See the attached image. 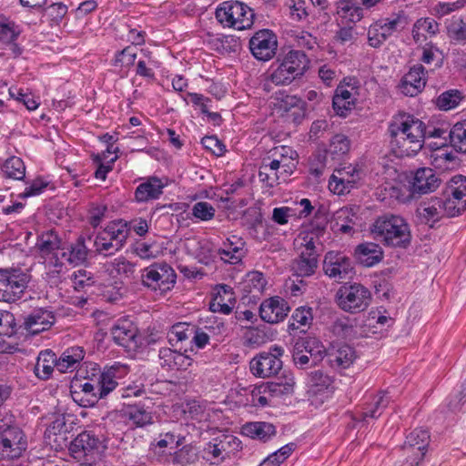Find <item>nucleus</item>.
<instances>
[{"instance_id":"nucleus-1","label":"nucleus","mask_w":466,"mask_h":466,"mask_svg":"<svg viewBox=\"0 0 466 466\" xmlns=\"http://www.w3.org/2000/svg\"><path fill=\"white\" fill-rule=\"evenodd\" d=\"M422 121L408 113L395 115L389 124L390 147L397 157H413L423 147Z\"/></svg>"},{"instance_id":"nucleus-2","label":"nucleus","mask_w":466,"mask_h":466,"mask_svg":"<svg viewBox=\"0 0 466 466\" xmlns=\"http://www.w3.org/2000/svg\"><path fill=\"white\" fill-rule=\"evenodd\" d=\"M371 233L375 239L389 247L407 248L411 240L409 224L396 215L379 217L371 227Z\"/></svg>"},{"instance_id":"nucleus-3","label":"nucleus","mask_w":466,"mask_h":466,"mask_svg":"<svg viewBox=\"0 0 466 466\" xmlns=\"http://www.w3.org/2000/svg\"><path fill=\"white\" fill-rule=\"evenodd\" d=\"M441 183V179L434 169L420 167L414 172L409 189L392 187L390 196L400 202L406 203L417 196L434 192Z\"/></svg>"},{"instance_id":"nucleus-4","label":"nucleus","mask_w":466,"mask_h":466,"mask_svg":"<svg viewBox=\"0 0 466 466\" xmlns=\"http://www.w3.org/2000/svg\"><path fill=\"white\" fill-rule=\"evenodd\" d=\"M215 15L224 27L237 30L249 29L253 25L255 17L253 9L243 2L234 0L220 3Z\"/></svg>"},{"instance_id":"nucleus-5","label":"nucleus","mask_w":466,"mask_h":466,"mask_svg":"<svg viewBox=\"0 0 466 466\" xmlns=\"http://www.w3.org/2000/svg\"><path fill=\"white\" fill-rule=\"evenodd\" d=\"M31 276L19 268H0V301L15 303L21 299Z\"/></svg>"},{"instance_id":"nucleus-6","label":"nucleus","mask_w":466,"mask_h":466,"mask_svg":"<svg viewBox=\"0 0 466 466\" xmlns=\"http://www.w3.org/2000/svg\"><path fill=\"white\" fill-rule=\"evenodd\" d=\"M129 233L128 222L122 219L111 221L96 236L95 240L96 250L106 256L115 254L124 247Z\"/></svg>"},{"instance_id":"nucleus-7","label":"nucleus","mask_w":466,"mask_h":466,"mask_svg":"<svg viewBox=\"0 0 466 466\" xmlns=\"http://www.w3.org/2000/svg\"><path fill=\"white\" fill-rule=\"evenodd\" d=\"M339 307L350 313H360L368 309L371 302V293L360 283L341 286L336 294Z\"/></svg>"},{"instance_id":"nucleus-8","label":"nucleus","mask_w":466,"mask_h":466,"mask_svg":"<svg viewBox=\"0 0 466 466\" xmlns=\"http://www.w3.org/2000/svg\"><path fill=\"white\" fill-rule=\"evenodd\" d=\"M431 442L430 431L417 428L410 431L401 446L405 461L401 466H420L429 451Z\"/></svg>"},{"instance_id":"nucleus-9","label":"nucleus","mask_w":466,"mask_h":466,"mask_svg":"<svg viewBox=\"0 0 466 466\" xmlns=\"http://www.w3.org/2000/svg\"><path fill=\"white\" fill-rule=\"evenodd\" d=\"M61 241L56 234L53 231L43 233L37 240L36 247L44 258L47 276L50 279H57L61 274V262L59 258L63 247L60 246Z\"/></svg>"},{"instance_id":"nucleus-10","label":"nucleus","mask_w":466,"mask_h":466,"mask_svg":"<svg viewBox=\"0 0 466 466\" xmlns=\"http://www.w3.org/2000/svg\"><path fill=\"white\" fill-rule=\"evenodd\" d=\"M141 279L145 286L165 293L173 288L177 274L168 264L156 263L144 269Z\"/></svg>"},{"instance_id":"nucleus-11","label":"nucleus","mask_w":466,"mask_h":466,"mask_svg":"<svg viewBox=\"0 0 466 466\" xmlns=\"http://www.w3.org/2000/svg\"><path fill=\"white\" fill-rule=\"evenodd\" d=\"M354 267L352 260L341 252L329 251L323 260V271L337 282L350 278Z\"/></svg>"},{"instance_id":"nucleus-12","label":"nucleus","mask_w":466,"mask_h":466,"mask_svg":"<svg viewBox=\"0 0 466 466\" xmlns=\"http://www.w3.org/2000/svg\"><path fill=\"white\" fill-rule=\"evenodd\" d=\"M127 373L126 365L116 363L111 367L106 368L101 371L96 365L92 369V375L96 377L97 388L99 389V398L106 397L117 386V380Z\"/></svg>"},{"instance_id":"nucleus-13","label":"nucleus","mask_w":466,"mask_h":466,"mask_svg":"<svg viewBox=\"0 0 466 466\" xmlns=\"http://www.w3.org/2000/svg\"><path fill=\"white\" fill-rule=\"evenodd\" d=\"M360 179V169L358 166L349 165L337 170V175H331L329 181V188L338 195L350 193L356 187Z\"/></svg>"},{"instance_id":"nucleus-14","label":"nucleus","mask_w":466,"mask_h":466,"mask_svg":"<svg viewBox=\"0 0 466 466\" xmlns=\"http://www.w3.org/2000/svg\"><path fill=\"white\" fill-rule=\"evenodd\" d=\"M114 341L128 350H136L138 345V329L132 320L119 319L111 329Z\"/></svg>"},{"instance_id":"nucleus-15","label":"nucleus","mask_w":466,"mask_h":466,"mask_svg":"<svg viewBox=\"0 0 466 466\" xmlns=\"http://www.w3.org/2000/svg\"><path fill=\"white\" fill-rule=\"evenodd\" d=\"M422 126L423 143L426 139L430 138L440 139V141L427 143V147L430 149L448 147L449 131L451 128L450 123L439 119L436 116H432L429 119L428 123L422 121Z\"/></svg>"},{"instance_id":"nucleus-16","label":"nucleus","mask_w":466,"mask_h":466,"mask_svg":"<svg viewBox=\"0 0 466 466\" xmlns=\"http://www.w3.org/2000/svg\"><path fill=\"white\" fill-rule=\"evenodd\" d=\"M56 318L53 311L46 309H35L28 314L19 329L29 335H37L49 329L55 323Z\"/></svg>"},{"instance_id":"nucleus-17","label":"nucleus","mask_w":466,"mask_h":466,"mask_svg":"<svg viewBox=\"0 0 466 466\" xmlns=\"http://www.w3.org/2000/svg\"><path fill=\"white\" fill-rule=\"evenodd\" d=\"M381 0H340L338 3V14L352 23L360 21L363 9H370Z\"/></svg>"},{"instance_id":"nucleus-18","label":"nucleus","mask_w":466,"mask_h":466,"mask_svg":"<svg viewBox=\"0 0 466 466\" xmlns=\"http://www.w3.org/2000/svg\"><path fill=\"white\" fill-rule=\"evenodd\" d=\"M99 445L100 440L93 432L83 431L71 441L69 451L76 460L80 461L97 450Z\"/></svg>"},{"instance_id":"nucleus-19","label":"nucleus","mask_w":466,"mask_h":466,"mask_svg":"<svg viewBox=\"0 0 466 466\" xmlns=\"http://www.w3.org/2000/svg\"><path fill=\"white\" fill-rule=\"evenodd\" d=\"M426 70L422 65H415L404 75L400 82L401 92L414 96L422 91L426 85Z\"/></svg>"},{"instance_id":"nucleus-20","label":"nucleus","mask_w":466,"mask_h":466,"mask_svg":"<svg viewBox=\"0 0 466 466\" xmlns=\"http://www.w3.org/2000/svg\"><path fill=\"white\" fill-rule=\"evenodd\" d=\"M159 364L168 370H186L192 364V359L177 350L162 348L158 353Z\"/></svg>"},{"instance_id":"nucleus-21","label":"nucleus","mask_w":466,"mask_h":466,"mask_svg":"<svg viewBox=\"0 0 466 466\" xmlns=\"http://www.w3.org/2000/svg\"><path fill=\"white\" fill-rule=\"evenodd\" d=\"M313 321L312 309L301 306L292 313L288 325V331L291 336L306 334Z\"/></svg>"},{"instance_id":"nucleus-22","label":"nucleus","mask_w":466,"mask_h":466,"mask_svg":"<svg viewBox=\"0 0 466 466\" xmlns=\"http://www.w3.org/2000/svg\"><path fill=\"white\" fill-rule=\"evenodd\" d=\"M88 249L85 245V239L79 238L76 243L69 247H63L59 262H61V274L64 272L66 263L77 266L84 263L87 258Z\"/></svg>"},{"instance_id":"nucleus-23","label":"nucleus","mask_w":466,"mask_h":466,"mask_svg":"<svg viewBox=\"0 0 466 466\" xmlns=\"http://www.w3.org/2000/svg\"><path fill=\"white\" fill-rule=\"evenodd\" d=\"M85 350L80 346L67 348L57 359L56 370L60 373L72 372L84 360Z\"/></svg>"},{"instance_id":"nucleus-24","label":"nucleus","mask_w":466,"mask_h":466,"mask_svg":"<svg viewBox=\"0 0 466 466\" xmlns=\"http://www.w3.org/2000/svg\"><path fill=\"white\" fill-rule=\"evenodd\" d=\"M294 384L292 374L283 371L281 376L274 377L264 382V393L268 392L271 397L288 395L293 391Z\"/></svg>"},{"instance_id":"nucleus-25","label":"nucleus","mask_w":466,"mask_h":466,"mask_svg":"<svg viewBox=\"0 0 466 466\" xmlns=\"http://www.w3.org/2000/svg\"><path fill=\"white\" fill-rule=\"evenodd\" d=\"M290 308L288 302L280 297H272L267 304L264 303V322L275 324L282 321Z\"/></svg>"},{"instance_id":"nucleus-26","label":"nucleus","mask_w":466,"mask_h":466,"mask_svg":"<svg viewBox=\"0 0 466 466\" xmlns=\"http://www.w3.org/2000/svg\"><path fill=\"white\" fill-rule=\"evenodd\" d=\"M441 203V198H434L429 201L422 202L417 209L420 221L433 228L434 224L444 217Z\"/></svg>"},{"instance_id":"nucleus-27","label":"nucleus","mask_w":466,"mask_h":466,"mask_svg":"<svg viewBox=\"0 0 466 466\" xmlns=\"http://www.w3.org/2000/svg\"><path fill=\"white\" fill-rule=\"evenodd\" d=\"M355 257L364 267H373L382 260L383 251L378 244L367 242L356 247Z\"/></svg>"},{"instance_id":"nucleus-28","label":"nucleus","mask_w":466,"mask_h":466,"mask_svg":"<svg viewBox=\"0 0 466 466\" xmlns=\"http://www.w3.org/2000/svg\"><path fill=\"white\" fill-rule=\"evenodd\" d=\"M243 247L242 239L237 236H232L223 243V246L218 249V254L226 263L235 265L240 262L243 258Z\"/></svg>"},{"instance_id":"nucleus-29","label":"nucleus","mask_w":466,"mask_h":466,"mask_svg":"<svg viewBox=\"0 0 466 466\" xmlns=\"http://www.w3.org/2000/svg\"><path fill=\"white\" fill-rule=\"evenodd\" d=\"M163 188L162 181L157 177H151L136 188L135 198L137 202L157 199L162 195Z\"/></svg>"},{"instance_id":"nucleus-30","label":"nucleus","mask_w":466,"mask_h":466,"mask_svg":"<svg viewBox=\"0 0 466 466\" xmlns=\"http://www.w3.org/2000/svg\"><path fill=\"white\" fill-rule=\"evenodd\" d=\"M328 357L331 368L345 370L352 365L356 359V353L352 347L344 344L337 349H332L329 352Z\"/></svg>"},{"instance_id":"nucleus-31","label":"nucleus","mask_w":466,"mask_h":466,"mask_svg":"<svg viewBox=\"0 0 466 466\" xmlns=\"http://www.w3.org/2000/svg\"><path fill=\"white\" fill-rule=\"evenodd\" d=\"M299 102V97L296 96L288 95L286 92H276L268 100V106L270 109V114L278 117L284 118L289 113V108L294 103Z\"/></svg>"},{"instance_id":"nucleus-32","label":"nucleus","mask_w":466,"mask_h":466,"mask_svg":"<svg viewBox=\"0 0 466 466\" xmlns=\"http://www.w3.org/2000/svg\"><path fill=\"white\" fill-rule=\"evenodd\" d=\"M319 266V258L299 252L291 261L290 268L294 276L307 278L315 274Z\"/></svg>"},{"instance_id":"nucleus-33","label":"nucleus","mask_w":466,"mask_h":466,"mask_svg":"<svg viewBox=\"0 0 466 466\" xmlns=\"http://www.w3.org/2000/svg\"><path fill=\"white\" fill-rule=\"evenodd\" d=\"M350 147V141L345 135L336 134L332 137L330 143L322 154L324 161L330 159L332 161L340 160L348 154Z\"/></svg>"},{"instance_id":"nucleus-34","label":"nucleus","mask_w":466,"mask_h":466,"mask_svg":"<svg viewBox=\"0 0 466 466\" xmlns=\"http://www.w3.org/2000/svg\"><path fill=\"white\" fill-rule=\"evenodd\" d=\"M334 379L320 370L307 373V386L314 394L331 391L334 389Z\"/></svg>"},{"instance_id":"nucleus-35","label":"nucleus","mask_w":466,"mask_h":466,"mask_svg":"<svg viewBox=\"0 0 466 466\" xmlns=\"http://www.w3.org/2000/svg\"><path fill=\"white\" fill-rule=\"evenodd\" d=\"M390 401L387 392L380 391L375 395L360 413V420L368 421L369 419L376 420L380 417Z\"/></svg>"},{"instance_id":"nucleus-36","label":"nucleus","mask_w":466,"mask_h":466,"mask_svg":"<svg viewBox=\"0 0 466 466\" xmlns=\"http://www.w3.org/2000/svg\"><path fill=\"white\" fill-rule=\"evenodd\" d=\"M57 359L51 350L41 351L34 368L35 376L41 380H48L54 370H56Z\"/></svg>"},{"instance_id":"nucleus-37","label":"nucleus","mask_w":466,"mask_h":466,"mask_svg":"<svg viewBox=\"0 0 466 466\" xmlns=\"http://www.w3.org/2000/svg\"><path fill=\"white\" fill-rule=\"evenodd\" d=\"M282 62L284 65H287V67L296 77L303 76L309 65V60L306 54L299 50L289 51Z\"/></svg>"},{"instance_id":"nucleus-38","label":"nucleus","mask_w":466,"mask_h":466,"mask_svg":"<svg viewBox=\"0 0 466 466\" xmlns=\"http://www.w3.org/2000/svg\"><path fill=\"white\" fill-rule=\"evenodd\" d=\"M184 438L176 435L172 431L160 433L150 444L151 449L159 454H164L167 451H174L183 444Z\"/></svg>"},{"instance_id":"nucleus-39","label":"nucleus","mask_w":466,"mask_h":466,"mask_svg":"<svg viewBox=\"0 0 466 466\" xmlns=\"http://www.w3.org/2000/svg\"><path fill=\"white\" fill-rule=\"evenodd\" d=\"M124 416L136 427H144L153 422L151 412L141 405H128L124 410Z\"/></svg>"},{"instance_id":"nucleus-40","label":"nucleus","mask_w":466,"mask_h":466,"mask_svg":"<svg viewBox=\"0 0 466 466\" xmlns=\"http://www.w3.org/2000/svg\"><path fill=\"white\" fill-rule=\"evenodd\" d=\"M284 350L280 346L273 345L269 348L268 353L264 354V367L267 366V373L264 377H277L282 370V360L280 357L283 355Z\"/></svg>"},{"instance_id":"nucleus-41","label":"nucleus","mask_w":466,"mask_h":466,"mask_svg":"<svg viewBox=\"0 0 466 466\" xmlns=\"http://www.w3.org/2000/svg\"><path fill=\"white\" fill-rule=\"evenodd\" d=\"M300 348L311 359V365L319 364L326 355V349L322 342L316 338H306L299 340Z\"/></svg>"},{"instance_id":"nucleus-42","label":"nucleus","mask_w":466,"mask_h":466,"mask_svg":"<svg viewBox=\"0 0 466 466\" xmlns=\"http://www.w3.org/2000/svg\"><path fill=\"white\" fill-rule=\"evenodd\" d=\"M448 146L457 152L466 153V121L458 122L450 128Z\"/></svg>"},{"instance_id":"nucleus-43","label":"nucleus","mask_w":466,"mask_h":466,"mask_svg":"<svg viewBox=\"0 0 466 466\" xmlns=\"http://www.w3.org/2000/svg\"><path fill=\"white\" fill-rule=\"evenodd\" d=\"M390 32L381 20L371 24L368 29V43L373 48H379L390 36Z\"/></svg>"},{"instance_id":"nucleus-44","label":"nucleus","mask_w":466,"mask_h":466,"mask_svg":"<svg viewBox=\"0 0 466 466\" xmlns=\"http://www.w3.org/2000/svg\"><path fill=\"white\" fill-rule=\"evenodd\" d=\"M86 379V381L83 382L81 380H76L73 383V390H71L72 396L74 400L76 401V398L75 395L78 394L79 392H83L86 396L93 398L94 400L92 401L94 402L100 399L99 389L97 388L98 386L96 384V377H93V375L91 374L90 377L88 376Z\"/></svg>"},{"instance_id":"nucleus-45","label":"nucleus","mask_w":466,"mask_h":466,"mask_svg":"<svg viewBox=\"0 0 466 466\" xmlns=\"http://www.w3.org/2000/svg\"><path fill=\"white\" fill-rule=\"evenodd\" d=\"M271 71L264 81V86H267L269 82L275 85H289L297 77L294 74H291L290 70L287 67V65H284L281 62L277 68L273 69L272 67L268 70Z\"/></svg>"},{"instance_id":"nucleus-46","label":"nucleus","mask_w":466,"mask_h":466,"mask_svg":"<svg viewBox=\"0 0 466 466\" xmlns=\"http://www.w3.org/2000/svg\"><path fill=\"white\" fill-rule=\"evenodd\" d=\"M223 291L224 295L229 296L228 299V302H231L233 299L231 297L233 293L231 292V289L227 285L220 286L217 296L212 299V301L209 304V309L212 312H219L222 314H229L232 311L233 304H228L225 302V298H223L221 292Z\"/></svg>"},{"instance_id":"nucleus-47","label":"nucleus","mask_w":466,"mask_h":466,"mask_svg":"<svg viewBox=\"0 0 466 466\" xmlns=\"http://www.w3.org/2000/svg\"><path fill=\"white\" fill-rule=\"evenodd\" d=\"M66 433V426L64 418L56 419L46 428L45 431V440L51 445H60L59 439L64 440V435Z\"/></svg>"},{"instance_id":"nucleus-48","label":"nucleus","mask_w":466,"mask_h":466,"mask_svg":"<svg viewBox=\"0 0 466 466\" xmlns=\"http://www.w3.org/2000/svg\"><path fill=\"white\" fill-rule=\"evenodd\" d=\"M463 96L457 89H450L442 92L436 99V106L444 111L457 107L463 100Z\"/></svg>"},{"instance_id":"nucleus-49","label":"nucleus","mask_w":466,"mask_h":466,"mask_svg":"<svg viewBox=\"0 0 466 466\" xmlns=\"http://www.w3.org/2000/svg\"><path fill=\"white\" fill-rule=\"evenodd\" d=\"M2 171L8 178L22 180L25 176L24 161L18 157H11L2 166Z\"/></svg>"},{"instance_id":"nucleus-50","label":"nucleus","mask_w":466,"mask_h":466,"mask_svg":"<svg viewBox=\"0 0 466 466\" xmlns=\"http://www.w3.org/2000/svg\"><path fill=\"white\" fill-rule=\"evenodd\" d=\"M19 35L20 30L15 23L4 15H0V42L5 44L13 43Z\"/></svg>"},{"instance_id":"nucleus-51","label":"nucleus","mask_w":466,"mask_h":466,"mask_svg":"<svg viewBox=\"0 0 466 466\" xmlns=\"http://www.w3.org/2000/svg\"><path fill=\"white\" fill-rule=\"evenodd\" d=\"M295 444L288 443L264 458V466H280L294 451Z\"/></svg>"},{"instance_id":"nucleus-52","label":"nucleus","mask_w":466,"mask_h":466,"mask_svg":"<svg viewBox=\"0 0 466 466\" xmlns=\"http://www.w3.org/2000/svg\"><path fill=\"white\" fill-rule=\"evenodd\" d=\"M16 333L15 316L6 310H0V337H12Z\"/></svg>"},{"instance_id":"nucleus-53","label":"nucleus","mask_w":466,"mask_h":466,"mask_svg":"<svg viewBox=\"0 0 466 466\" xmlns=\"http://www.w3.org/2000/svg\"><path fill=\"white\" fill-rule=\"evenodd\" d=\"M332 332L342 339H350L355 335V329L348 318L338 319L332 325Z\"/></svg>"},{"instance_id":"nucleus-54","label":"nucleus","mask_w":466,"mask_h":466,"mask_svg":"<svg viewBox=\"0 0 466 466\" xmlns=\"http://www.w3.org/2000/svg\"><path fill=\"white\" fill-rule=\"evenodd\" d=\"M420 30H424L430 35H435L439 31V25L431 17L419 19L412 29V36L416 42L420 40Z\"/></svg>"},{"instance_id":"nucleus-55","label":"nucleus","mask_w":466,"mask_h":466,"mask_svg":"<svg viewBox=\"0 0 466 466\" xmlns=\"http://www.w3.org/2000/svg\"><path fill=\"white\" fill-rule=\"evenodd\" d=\"M194 327L186 323H177L172 326L168 332V340L184 341L189 339L193 334Z\"/></svg>"},{"instance_id":"nucleus-56","label":"nucleus","mask_w":466,"mask_h":466,"mask_svg":"<svg viewBox=\"0 0 466 466\" xmlns=\"http://www.w3.org/2000/svg\"><path fill=\"white\" fill-rule=\"evenodd\" d=\"M217 440L220 444V448H222V451H224L228 458L241 449V441L234 435L222 434L217 437Z\"/></svg>"},{"instance_id":"nucleus-57","label":"nucleus","mask_w":466,"mask_h":466,"mask_svg":"<svg viewBox=\"0 0 466 466\" xmlns=\"http://www.w3.org/2000/svg\"><path fill=\"white\" fill-rule=\"evenodd\" d=\"M73 285L76 290H85L94 285L95 279L91 272L86 269H78L72 276Z\"/></svg>"},{"instance_id":"nucleus-58","label":"nucleus","mask_w":466,"mask_h":466,"mask_svg":"<svg viewBox=\"0 0 466 466\" xmlns=\"http://www.w3.org/2000/svg\"><path fill=\"white\" fill-rule=\"evenodd\" d=\"M278 49V37L276 34L270 30L264 28V62L273 58Z\"/></svg>"},{"instance_id":"nucleus-59","label":"nucleus","mask_w":466,"mask_h":466,"mask_svg":"<svg viewBox=\"0 0 466 466\" xmlns=\"http://www.w3.org/2000/svg\"><path fill=\"white\" fill-rule=\"evenodd\" d=\"M306 116V108L304 101L299 97V102L289 108V113L284 117L285 121L299 125Z\"/></svg>"},{"instance_id":"nucleus-60","label":"nucleus","mask_w":466,"mask_h":466,"mask_svg":"<svg viewBox=\"0 0 466 466\" xmlns=\"http://www.w3.org/2000/svg\"><path fill=\"white\" fill-rule=\"evenodd\" d=\"M8 92L11 97L23 103L28 110H35L39 106V103L35 100L32 95L25 93L20 88L10 87Z\"/></svg>"},{"instance_id":"nucleus-61","label":"nucleus","mask_w":466,"mask_h":466,"mask_svg":"<svg viewBox=\"0 0 466 466\" xmlns=\"http://www.w3.org/2000/svg\"><path fill=\"white\" fill-rule=\"evenodd\" d=\"M432 158V163L438 167H441L443 165L453 163L456 160V156L452 153V151H448L446 147H439L438 149H431Z\"/></svg>"},{"instance_id":"nucleus-62","label":"nucleus","mask_w":466,"mask_h":466,"mask_svg":"<svg viewBox=\"0 0 466 466\" xmlns=\"http://www.w3.org/2000/svg\"><path fill=\"white\" fill-rule=\"evenodd\" d=\"M441 205L443 210V215L449 218L459 216L466 208L465 201L455 202V200L449 197L445 199L441 198Z\"/></svg>"},{"instance_id":"nucleus-63","label":"nucleus","mask_w":466,"mask_h":466,"mask_svg":"<svg viewBox=\"0 0 466 466\" xmlns=\"http://www.w3.org/2000/svg\"><path fill=\"white\" fill-rule=\"evenodd\" d=\"M192 214L200 220H210L215 216V208L208 202H198L193 206Z\"/></svg>"},{"instance_id":"nucleus-64","label":"nucleus","mask_w":466,"mask_h":466,"mask_svg":"<svg viewBox=\"0 0 466 466\" xmlns=\"http://www.w3.org/2000/svg\"><path fill=\"white\" fill-rule=\"evenodd\" d=\"M136 58L137 54L133 52L131 47L127 46L116 54L114 66L129 68L134 65Z\"/></svg>"}]
</instances>
